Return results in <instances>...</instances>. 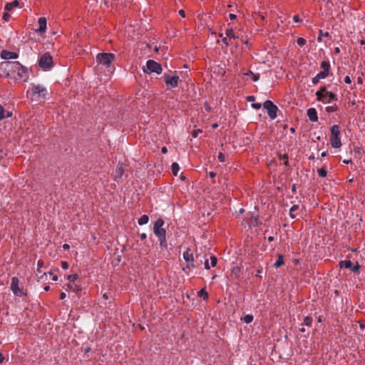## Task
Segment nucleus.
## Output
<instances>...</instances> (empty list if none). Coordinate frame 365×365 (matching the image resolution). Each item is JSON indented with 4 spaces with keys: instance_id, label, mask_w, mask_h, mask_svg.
<instances>
[{
    "instance_id": "f257e3e1",
    "label": "nucleus",
    "mask_w": 365,
    "mask_h": 365,
    "mask_svg": "<svg viewBox=\"0 0 365 365\" xmlns=\"http://www.w3.org/2000/svg\"><path fill=\"white\" fill-rule=\"evenodd\" d=\"M164 223V220L162 218H158L155 222L153 232L158 238L160 246L163 248H166V230L163 227Z\"/></svg>"
},
{
    "instance_id": "f03ea898",
    "label": "nucleus",
    "mask_w": 365,
    "mask_h": 365,
    "mask_svg": "<svg viewBox=\"0 0 365 365\" xmlns=\"http://www.w3.org/2000/svg\"><path fill=\"white\" fill-rule=\"evenodd\" d=\"M115 60V55L112 53H99L96 56L98 65L106 69H111Z\"/></svg>"
},
{
    "instance_id": "7ed1b4c3",
    "label": "nucleus",
    "mask_w": 365,
    "mask_h": 365,
    "mask_svg": "<svg viewBox=\"0 0 365 365\" xmlns=\"http://www.w3.org/2000/svg\"><path fill=\"white\" fill-rule=\"evenodd\" d=\"M27 94H30L32 101H39L46 99L48 91L46 88L41 85H32Z\"/></svg>"
},
{
    "instance_id": "20e7f679",
    "label": "nucleus",
    "mask_w": 365,
    "mask_h": 365,
    "mask_svg": "<svg viewBox=\"0 0 365 365\" xmlns=\"http://www.w3.org/2000/svg\"><path fill=\"white\" fill-rule=\"evenodd\" d=\"M15 74L23 81H26L29 78L27 68L22 66L19 61H11V76Z\"/></svg>"
},
{
    "instance_id": "39448f33",
    "label": "nucleus",
    "mask_w": 365,
    "mask_h": 365,
    "mask_svg": "<svg viewBox=\"0 0 365 365\" xmlns=\"http://www.w3.org/2000/svg\"><path fill=\"white\" fill-rule=\"evenodd\" d=\"M330 144L334 148H339L341 146L340 139V128L338 125H334L330 129Z\"/></svg>"
},
{
    "instance_id": "423d86ee",
    "label": "nucleus",
    "mask_w": 365,
    "mask_h": 365,
    "mask_svg": "<svg viewBox=\"0 0 365 365\" xmlns=\"http://www.w3.org/2000/svg\"><path fill=\"white\" fill-rule=\"evenodd\" d=\"M38 66L43 70H51L53 66L52 56L48 52L44 53L38 59Z\"/></svg>"
},
{
    "instance_id": "0eeeda50",
    "label": "nucleus",
    "mask_w": 365,
    "mask_h": 365,
    "mask_svg": "<svg viewBox=\"0 0 365 365\" xmlns=\"http://www.w3.org/2000/svg\"><path fill=\"white\" fill-rule=\"evenodd\" d=\"M264 108L267 110L269 117L274 120L277 116L278 108L270 100H267L263 104Z\"/></svg>"
},
{
    "instance_id": "6e6552de",
    "label": "nucleus",
    "mask_w": 365,
    "mask_h": 365,
    "mask_svg": "<svg viewBox=\"0 0 365 365\" xmlns=\"http://www.w3.org/2000/svg\"><path fill=\"white\" fill-rule=\"evenodd\" d=\"M163 78H164V81L168 87V89L176 88L178 85V82L180 80V78L178 76H177V75L171 76L167 73H164Z\"/></svg>"
},
{
    "instance_id": "1a4fd4ad",
    "label": "nucleus",
    "mask_w": 365,
    "mask_h": 365,
    "mask_svg": "<svg viewBox=\"0 0 365 365\" xmlns=\"http://www.w3.org/2000/svg\"><path fill=\"white\" fill-rule=\"evenodd\" d=\"M182 256L186 262L187 268L190 269L196 267V265L194 264V255L190 248L187 247L186 250L183 252Z\"/></svg>"
},
{
    "instance_id": "9d476101",
    "label": "nucleus",
    "mask_w": 365,
    "mask_h": 365,
    "mask_svg": "<svg viewBox=\"0 0 365 365\" xmlns=\"http://www.w3.org/2000/svg\"><path fill=\"white\" fill-rule=\"evenodd\" d=\"M339 266L340 268L349 269L354 273H357L360 269V265L358 262L353 264L352 262L349 259L340 261L339 262Z\"/></svg>"
},
{
    "instance_id": "9b49d317",
    "label": "nucleus",
    "mask_w": 365,
    "mask_h": 365,
    "mask_svg": "<svg viewBox=\"0 0 365 365\" xmlns=\"http://www.w3.org/2000/svg\"><path fill=\"white\" fill-rule=\"evenodd\" d=\"M11 76V61H4L0 63V76L8 78Z\"/></svg>"
},
{
    "instance_id": "f8f14e48",
    "label": "nucleus",
    "mask_w": 365,
    "mask_h": 365,
    "mask_svg": "<svg viewBox=\"0 0 365 365\" xmlns=\"http://www.w3.org/2000/svg\"><path fill=\"white\" fill-rule=\"evenodd\" d=\"M146 66L150 72L160 74L163 71L161 65L153 60H148L146 63Z\"/></svg>"
},
{
    "instance_id": "ddd939ff",
    "label": "nucleus",
    "mask_w": 365,
    "mask_h": 365,
    "mask_svg": "<svg viewBox=\"0 0 365 365\" xmlns=\"http://www.w3.org/2000/svg\"><path fill=\"white\" fill-rule=\"evenodd\" d=\"M19 284V278L16 277H12L11 282V289L16 296H21L23 294V291L20 289Z\"/></svg>"
},
{
    "instance_id": "4468645a",
    "label": "nucleus",
    "mask_w": 365,
    "mask_h": 365,
    "mask_svg": "<svg viewBox=\"0 0 365 365\" xmlns=\"http://www.w3.org/2000/svg\"><path fill=\"white\" fill-rule=\"evenodd\" d=\"M124 174V168L123 163H119L115 168L114 180L119 181Z\"/></svg>"
},
{
    "instance_id": "2eb2a0df",
    "label": "nucleus",
    "mask_w": 365,
    "mask_h": 365,
    "mask_svg": "<svg viewBox=\"0 0 365 365\" xmlns=\"http://www.w3.org/2000/svg\"><path fill=\"white\" fill-rule=\"evenodd\" d=\"M39 27L38 29L36 30V32L39 33L40 34H43L46 31V24L47 21L45 17H40L38 21Z\"/></svg>"
},
{
    "instance_id": "dca6fc26",
    "label": "nucleus",
    "mask_w": 365,
    "mask_h": 365,
    "mask_svg": "<svg viewBox=\"0 0 365 365\" xmlns=\"http://www.w3.org/2000/svg\"><path fill=\"white\" fill-rule=\"evenodd\" d=\"M19 56L18 53L15 52H11L6 50H3L1 52V57L3 59L9 60V59H16Z\"/></svg>"
},
{
    "instance_id": "f3484780",
    "label": "nucleus",
    "mask_w": 365,
    "mask_h": 365,
    "mask_svg": "<svg viewBox=\"0 0 365 365\" xmlns=\"http://www.w3.org/2000/svg\"><path fill=\"white\" fill-rule=\"evenodd\" d=\"M326 91H327L325 86L321 87L319 90L316 92L317 101L327 103V100H325Z\"/></svg>"
},
{
    "instance_id": "a211bd4d",
    "label": "nucleus",
    "mask_w": 365,
    "mask_h": 365,
    "mask_svg": "<svg viewBox=\"0 0 365 365\" xmlns=\"http://www.w3.org/2000/svg\"><path fill=\"white\" fill-rule=\"evenodd\" d=\"M307 115L312 122H317L318 120L317 112L314 108H309L307 111Z\"/></svg>"
},
{
    "instance_id": "6ab92c4d",
    "label": "nucleus",
    "mask_w": 365,
    "mask_h": 365,
    "mask_svg": "<svg viewBox=\"0 0 365 365\" xmlns=\"http://www.w3.org/2000/svg\"><path fill=\"white\" fill-rule=\"evenodd\" d=\"M320 67L322 69V71H324L328 74L330 73L331 66L329 60H324L321 62Z\"/></svg>"
},
{
    "instance_id": "aec40b11",
    "label": "nucleus",
    "mask_w": 365,
    "mask_h": 365,
    "mask_svg": "<svg viewBox=\"0 0 365 365\" xmlns=\"http://www.w3.org/2000/svg\"><path fill=\"white\" fill-rule=\"evenodd\" d=\"M231 277L239 279L241 277V269L238 266L232 267L231 269Z\"/></svg>"
},
{
    "instance_id": "412c9836",
    "label": "nucleus",
    "mask_w": 365,
    "mask_h": 365,
    "mask_svg": "<svg viewBox=\"0 0 365 365\" xmlns=\"http://www.w3.org/2000/svg\"><path fill=\"white\" fill-rule=\"evenodd\" d=\"M19 6V1L18 0H14L12 2L6 3L5 5V10L7 11H11L14 8L18 7Z\"/></svg>"
},
{
    "instance_id": "4be33fe9",
    "label": "nucleus",
    "mask_w": 365,
    "mask_h": 365,
    "mask_svg": "<svg viewBox=\"0 0 365 365\" xmlns=\"http://www.w3.org/2000/svg\"><path fill=\"white\" fill-rule=\"evenodd\" d=\"M325 100H327V103H330L331 101H336L338 100L336 95L330 92L326 91L325 94Z\"/></svg>"
},
{
    "instance_id": "5701e85b",
    "label": "nucleus",
    "mask_w": 365,
    "mask_h": 365,
    "mask_svg": "<svg viewBox=\"0 0 365 365\" xmlns=\"http://www.w3.org/2000/svg\"><path fill=\"white\" fill-rule=\"evenodd\" d=\"M149 217L147 215H142L138 220L139 225H143L148 222Z\"/></svg>"
},
{
    "instance_id": "b1692460",
    "label": "nucleus",
    "mask_w": 365,
    "mask_h": 365,
    "mask_svg": "<svg viewBox=\"0 0 365 365\" xmlns=\"http://www.w3.org/2000/svg\"><path fill=\"white\" fill-rule=\"evenodd\" d=\"M284 264V262L283 255H279L277 260L274 264V267L278 268L280 266L283 265Z\"/></svg>"
},
{
    "instance_id": "393cba45",
    "label": "nucleus",
    "mask_w": 365,
    "mask_h": 365,
    "mask_svg": "<svg viewBox=\"0 0 365 365\" xmlns=\"http://www.w3.org/2000/svg\"><path fill=\"white\" fill-rule=\"evenodd\" d=\"M67 289L72 290L73 292H74L76 293H78L81 291V288L80 287L79 285H77V284L73 285L71 284H67Z\"/></svg>"
},
{
    "instance_id": "a878e982",
    "label": "nucleus",
    "mask_w": 365,
    "mask_h": 365,
    "mask_svg": "<svg viewBox=\"0 0 365 365\" xmlns=\"http://www.w3.org/2000/svg\"><path fill=\"white\" fill-rule=\"evenodd\" d=\"M225 34H226L227 37H228L230 38L235 39V38H237V36L235 35V34L232 28L227 29L226 30Z\"/></svg>"
},
{
    "instance_id": "bb28decb",
    "label": "nucleus",
    "mask_w": 365,
    "mask_h": 365,
    "mask_svg": "<svg viewBox=\"0 0 365 365\" xmlns=\"http://www.w3.org/2000/svg\"><path fill=\"white\" fill-rule=\"evenodd\" d=\"M299 209L298 205H294L291 207L289 210V216L292 219H294L296 217V215H294V212Z\"/></svg>"
},
{
    "instance_id": "cd10ccee",
    "label": "nucleus",
    "mask_w": 365,
    "mask_h": 365,
    "mask_svg": "<svg viewBox=\"0 0 365 365\" xmlns=\"http://www.w3.org/2000/svg\"><path fill=\"white\" fill-rule=\"evenodd\" d=\"M329 37L330 38V34L329 32L323 33L322 30L319 31V36L317 37V41L322 42V37Z\"/></svg>"
},
{
    "instance_id": "c85d7f7f",
    "label": "nucleus",
    "mask_w": 365,
    "mask_h": 365,
    "mask_svg": "<svg viewBox=\"0 0 365 365\" xmlns=\"http://www.w3.org/2000/svg\"><path fill=\"white\" fill-rule=\"evenodd\" d=\"M171 170L173 174L176 176L178 175V173L180 170L179 165L177 163H173L171 165Z\"/></svg>"
},
{
    "instance_id": "c756f323",
    "label": "nucleus",
    "mask_w": 365,
    "mask_h": 365,
    "mask_svg": "<svg viewBox=\"0 0 365 365\" xmlns=\"http://www.w3.org/2000/svg\"><path fill=\"white\" fill-rule=\"evenodd\" d=\"M312 322H313V319H312V317H311L307 316L304 319V324L307 327H310L312 324Z\"/></svg>"
},
{
    "instance_id": "7c9ffc66",
    "label": "nucleus",
    "mask_w": 365,
    "mask_h": 365,
    "mask_svg": "<svg viewBox=\"0 0 365 365\" xmlns=\"http://www.w3.org/2000/svg\"><path fill=\"white\" fill-rule=\"evenodd\" d=\"M317 173L321 178H325L327 175V172L324 168H319Z\"/></svg>"
},
{
    "instance_id": "2f4dec72",
    "label": "nucleus",
    "mask_w": 365,
    "mask_h": 365,
    "mask_svg": "<svg viewBox=\"0 0 365 365\" xmlns=\"http://www.w3.org/2000/svg\"><path fill=\"white\" fill-rule=\"evenodd\" d=\"M198 295L202 297L204 300H207L208 299V293L205 291V289H202L199 292Z\"/></svg>"
},
{
    "instance_id": "473e14b6",
    "label": "nucleus",
    "mask_w": 365,
    "mask_h": 365,
    "mask_svg": "<svg viewBox=\"0 0 365 365\" xmlns=\"http://www.w3.org/2000/svg\"><path fill=\"white\" fill-rule=\"evenodd\" d=\"M338 108L336 105L334 106H327L326 107L325 110L328 113H334V112H336Z\"/></svg>"
},
{
    "instance_id": "72a5a7b5",
    "label": "nucleus",
    "mask_w": 365,
    "mask_h": 365,
    "mask_svg": "<svg viewBox=\"0 0 365 365\" xmlns=\"http://www.w3.org/2000/svg\"><path fill=\"white\" fill-rule=\"evenodd\" d=\"M253 316L252 314H247L243 317V320L246 324H250L253 321Z\"/></svg>"
},
{
    "instance_id": "f704fd0d",
    "label": "nucleus",
    "mask_w": 365,
    "mask_h": 365,
    "mask_svg": "<svg viewBox=\"0 0 365 365\" xmlns=\"http://www.w3.org/2000/svg\"><path fill=\"white\" fill-rule=\"evenodd\" d=\"M78 278L77 274H73L68 276L67 279L70 282H75Z\"/></svg>"
},
{
    "instance_id": "c9c22d12",
    "label": "nucleus",
    "mask_w": 365,
    "mask_h": 365,
    "mask_svg": "<svg viewBox=\"0 0 365 365\" xmlns=\"http://www.w3.org/2000/svg\"><path fill=\"white\" fill-rule=\"evenodd\" d=\"M329 74H328L324 71H320L316 76L321 80V79L326 78L327 77L329 76Z\"/></svg>"
},
{
    "instance_id": "e433bc0d",
    "label": "nucleus",
    "mask_w": 365,
    "mask_h": 365,
    "mask_svg": "<svg viewBox=\"0 0 365 365\" xmlns=\"http://www.w3.org/2000/svg\"><path fill=\"white\" fill-rule=\"evenodd\" d=\"M217 263V258L215 256L210 257V265L212 267H215Z\"/></svg>"
},
{
    "instance_id": "4c0bfd02",
    "label": "nucleus",
    "mask_w": 365,
    "mask_h": 365,
    "mask_svg": "<svg viewBox=\"0 0 365 365\" xmlns=\"http://www.w3.org/2000/svg\"><path fill=\"white\" fill-rule=\"evenodd\" d=\"M6 118L5 110L4 107L0 104V120Z\"/></svg>"
},
{
    "instance_id": "58836bf2",
    "label": "nucleus",
    "mask_w": 365,
    "mask_h": 365,
    "mask_svg": "<svg viewBox=\"0 0 365 365\" xmlns=\"http://www.w3.org/2000/svg\"><path fill=\"white\" fill-rule=\"evenodd\" d=\"M297 43L299 46H303L305 45L306 43V40L304 38H302V37H299L297 39Z\"/></svg>"
},
{
    "instance_id": "ea45409f",
    "label": "nucleus",
    "mask_w": 365,
    "mask_h": 365,
    "mask_svg": "<svg viewBox=\"0 0 365 365\" xmlns=\"http://www.w3.org/2000/svg\"><path fill=\"white\" fill-rule=\"evenodd\" d=\"M11 18V15L9 14V11H6L4 13L2 19L4 21H9Z\"/></svg>"
},
{
    "instance_id": "a19ab883",
    "label": "nucleus",
    "mask_w": 365,
    "mask_h": 365,
    "mask_svg": "<svg viewBox=\"0 0 365 365\" xmlns=\"http://www.w3.org/2000/svg\"><path fill=\"white\" fill-rule=\"evenodd\" d=\"M201 133H202V130L201 129L193 130L192 131V136L193 138H197L198 136V134Z\"/></svg>"
},
{
    "instance_id": "79ce46f5",
    "label": "nucleus",
    "mask_w": 365,
    "mask_h": 365,
    "mask_svg": "<svg viewBox=\"0 0 365 365\" xmlns=\"http://www.w3.org/2000/svg\"><path fill=\"white\" fill-rule=\"evenodd\" d=\"M251 76H252L253 81H257L259 79V73H253L251 71H250Z\"/></svg>"
},
{
    "instance_id": "37998d69",
    "label": "nucleus",
    "mask_w": 365,
    "mask_h": 365,
    "mask_svg": "<svg viewBox=\"0 0 365 365\" xmlns=\"http://www.w3.org/2000/svg\"><path fill=\"white\" fill-rule=\"evenodd\" d=\"M43 266V260H38L37 263V272L41 273V268Z\"/></svg>"
},
{
    "instance_id": "c03bdc74",
    "label": "nucleus",
    "mask_w": 365,
    "mask_h": 365,
    "mask_svg": "<svg viewBox=\"0 0 365 365\" xmlns=\"http://www.w3.org/2000/svg\"><path fill=\"white\" fill-rule=\"evenodd\" d=\"M217 158L221 163H224L225 161V157L222 153H219Z\"/></svg>"
},
{
    "instance_id": "a18cd8bd",
    "label": "nucleus",
    "mask_w": 365,
    "mask_h": 365,
    "mask_svg": "<svg viewBox=\"0 0 365 365\" xmlns=\"http://www.w3.org/2000/svg\"><path fill=\"white\" fill-rule=\"evenodd\" d=\"M61 267L63 269H67L69 267V264L66 261H61Z\"/></svg>"
},
{
    "instance_id": "49530a36",
    "label": "nucleus",
    "mask_w": 365,
    "mask_h": 365,
    "mask_svg": "<svg viewBox=\"0 0 365 365\" xmlns=\"http://www.w3.org/2000/svg\"><path fill=\"white\" fill-rule=\"evenodd\" d=\"M252 107L253 108H255V109L258 110V109H260V108H261L262 105H261V103H252Z\"/></svg>"
},
{
    "instance_id": "de8ad7c7",
    "label": "nucleus",
    "mask_w": 365,
    "mask_h": 365,
    "mask_svg": "<svg viewBox=\"0 0 365 365\" xmlns=\"http://www.w3.org/2000/svg\"><path fill=\"white\" fill-rule=\"evenodd\" d=\"M319 81L320 79L317 76L313 77L312 79V82L314 85H317L319 82Z\"/></svg>"
},
{
    "instance_id": "09e8293b",
    "label": "nucleus",
    "mask_w": 365,
    "mask_h": 365,
    "mask_svg": "<svg viewBox=\"0 0 365 365\" xmlns=\"http://www.w3.org/2000/svg\"><path fill=\"white\" fill-rule=\"evenodd\" d=\"M293 20L295 23H299L302 21V19H300L299 15H294L293 16Z\"/></svg>"
},
{
    "instance_id": "8fccbe9b",
    "label": "nucleus",
    "mask_w": 365,
    "mask_h": 365,
    "mask_svg": "<svg viewBox=\"0 0 365 365\" xmlns=\"http://www.w3.org/2000/svg\"><path fill=\"white\" fill-rule=\"evenodd\" d=\"M204 265H205V269H210V266L209 264V261H208L207 258H206L205 259Z\"/></svg>"
},
{
    "instance_id": "3c124183",
    "label": "nucleus",
    "mask_w": 365,
    "mask_h": 365,
    "mask_svg": "<svg viewBox=\"0 0 365 365\" xmlns=\"http://www.w3.org/2000/svg\"><path fill=\"white\" fill-rule=\"evenodd\" d=\"M246 100L248 102H254L255 100V97L254 96H249L246 98Z\"/></svg>"
},
{
    "instance_id": "603ef678",
    "label": "nucleus",
    "mask_w": 365,
    "mask_h": 365,
    "mask_svg": "<svg viewBox=\"0 0 365 365\" xmlns=\"http://www.w3.org/2000/svg\"><path fill=\"white\" fill-rule=\"evenodd\" d=\"M222 42L225 44L227 46H230V43L227 40V37H222Z\"/></svg>"
},
{
    "instance_id": "864d4df0",
    "label": "nucleus",
    "mask_w": 365,
    "mask_h": 365,
    "mask_svg": "<svg viewBox=\"0 0 365 365\" xmlns=\"http://www.w3.org/2000/svg\"><path fill=\"white\" fill-rule=\"evenodd\" d=\"M344 82L347 84H349L351 83V80L349 76H346L344 78Z\"/></svg>"
},
{
    "instance_id": "5fc2aeb1",
    "label": "nucleus",
    "mask_w": 365,
    "mask_h": 365,
    "mask_svg": "<svg viewBox=\"0 0 365 365\" xmlns=\"http://www.w3.org/2000/svg\"><path fill=\"white\" fill-rule=\"evenodd\" d=\"M115 2V4H123L125 3V0H112Z\"/></svg>"
},
{
    "instance_id": "6e6d98bb",
    "label": "nucleus",
    "mask_w": 365,
    "mask_h": 365,
    "mask_svg": "<svg viewBox=\"0 0 365 365\" xmlns=\"http://www.w3.org/2000/svg\"><path fill=\"white\" fill-rule=\"evenodd\" d=\"M179 14L182 17V18H185V12L184 10L181 9L179 11Z\"/></svg>"
},
{
    "instance_id": "4d7b16f0",
    "label": "nucleus",
    "mask_w": 365,
    "mask_h": 365,
    "mask_svg": "<svg viewBox=\"0 0 365 365\" xmlns=\"http://www.w3.org/2000/svg\"><path fill=\"white\" fill-rule=\"evenodd\" d=\"M140 237L142 240H145L147 237V235L145 233H141L140 235Z\"/></svg>"
},
{
    "instance_id": "13d9d810",
    "label": "nucleus",
    "mask_w": 365,
    "mask_h": 365,
    "mask_svg": "<svg viewBox=\"0 0 365 365\" xmlns=\"http://www.w3.org/2000/svg\"><path fill=\"white\" fill-rule=\"evenodd\" d=\"M66 294L65 292H61L60 294V299L63 300L66 298Z\"/></svg>"
},
{
    "instance_id": "bf43d9fd",
    "label": "nucleus",
    "mask_w": 365,
    "mask_h": 365,
    "mask_svg": "<svg viewBox=\"0 0 365 365\" xmlns=\"http://www.w3.org/2000/svg\"><path fill=\"white\" fill-rule=\"evenodd\" d=\"M229 17L231 20H234L237 18V16L234 14H230Z\"/></svg>"
},
{
    "instance_id": "052dcab7",
    "label": "nucleus",
    "mask_w": 365,
    "mask_h": 365,
    "mask_svg": "<svg viewBox=\"0 0 365 365\" xmlns=\"http://www.w3.org/2000/svg\"><path fill=\"white\" fill-rule=\"evenodd\" d=\"M168 152V148L165 147V146H163L162 148H161V153H166Z\"/></svg>"
},
{
    "instance_id": "680f3d73",
    "label": "nucleus",
    "mask_w": 365,
    "mask_h": 365,
    "mask_svg": "<svg viewBox=\"0 0 365 365\" xmlns=\"http://www.w3.org/2000/svg\"><path fill=\"white\" fill-rule=\"evenodd\" d=\"M343 163H344V164L352 163V160H351V159L344 160H343Z\"/></svg>"
},
{
    "instance_id": "e2e57ef3",
    "label": "nucleus",
    "mask_w": 365,
    "mask_h": 365,
    "mask_svg": "<svg viewBox=\"0 0 365 365\" xmlns=\"http://www.w3.org/2000/svg\"><path fill=\"white\" fill-rule=\"evenodd\" d=\"M209 176H210V178H215V177L216 176V173H214V172H210V173H209Z\"/></svg>"
},
{
    "instance_id": "0e129e2a",
    "label": "nucleus",
    "mask_w": 365,
    "mask_h": 365,
    "mask_svg": "<svg viewBox=\"0 0 365 365\" xmlns=\"http://www.w3.org/2000/svg\"><path fill=\"white\" fill-rule=\"evenodd\" d=\"M362 83H363V79H362V78H361V77H359V78H357V83H359V84H361Z\"/></svg>"
},
{
    "instance_id": "69168bd1",
    "label": "nucleus",
    "mask_w": 365,
    "mask_h": 365,
    "mask_svg": "<svg viewBox=\"0 0 365 365\" xmlns=\"http://www.w3.org/2000/svg\"><path fill=\"white\" fill-rule=\"evenodd\" d=\"M334 53H335L336 54L339 53H340V48H339V47H336V48H334Z\"/></svg>"
},
{
    "instance_id": "338daca9",
    "label": "nucleus",
    "mask_w": 365,
    "mask_h": 365,
    "mask_svg": "<svg viewBox=\"0 0 365 365\" xmlns=\"http://www.w3.org/2000/svg\"><path fill=\"white\" fill-rule=\"evenodd\" d=\"M63 247L64 250H68V249H69L70 246L68 244H64L63 245Z\"/></svg>"
},
{
    "instance_id": "774afa93",
    "label": "nucleus",
    "mask_w": 365,
    "mask_h": 365,
    "mask_svg": "<svg viewBox=\"0 0 365 365\" xmlns=\"http://www.w3.org/2000/svg\"><path fill=\"white\" fill-rule=\"evenodd\" d=\"M103 299H108L109 297H108V294L107 293H104V294H103Z\"/></svg>"
}]
</instances>
